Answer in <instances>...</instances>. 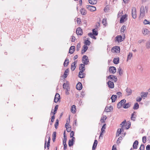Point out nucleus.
Here are the masks:
<instances>
[{"instance_id": "nucleus-1", "label": "nucleus", "mask_w": 150, "mask_h": 150, "mask_svg": "<svg viewBox=\"0 0 150 150\" xmlns=\"http://www.w3.org/2000/svg\"><path fill=\"white\" fill-rule=\"evenodd\" d=\"M51 140L50 135L47 134L46 136L45 140V148H46L47 146V149H49V147L50 145V140Z\"/></svg>"}, {"instance_id": "nucleus-2", "label": "nucleus", "mask_w": 150, "mask_h": 150, "mask_svg": "<svg viewBox=\"0 0 150 150\" xmlns=\"http://www.w3.org/2000/svg\"><path fill=\"white\" fill-rule=\"evenodd\" d=\"M111 51L113 53H119L120 51V47L118 46L114 47L112 48Z\"/></svg>"}, {"instance_id": "nucleus-3", "label": "nucleus", "mask_w": 150, "mask_h": 150, "mask_svg": "<svg viewBox=\"0 0 150 150\" xmlns=\"http://www.w3.org/2000/svg\"><path fill=\"white\" fill-rule=\"evenodd\" d=\"M132 18L135 19L137 18V14L136 13V9L135 7H133L132 9Z\"/></svg>"}, {"instance_id": "nucleus-4", "label": "nucleus", "mask_w": 150, "mask_h": 150, "mask_svg": "<svg viewBox=\"0 0 150 150\" xmlns=\"http://www.w3.org/2000/svg\"><path fill=\"white\" fill-rule=\"evenodd\" d=\"M82 61L84 64H88L89 62L88 57L86 55H83L82 57Z\"/></svg>"}, {"instance_id": "nucleus-5", "label": "nucleus", "mask_w": 150, "mask_h": 150, "mask_svg": "<svg viewBox=\"0 0 150 150\" xmlns=\"http://www.w3.org/2000/svg\"><path fill=\"white\" fill-rule=\"evenodd\" d=\"M109 79L111 81H114L115 82H116L117 81V78L116 76L113 75H110L107 77V80Z\"/></svg>"}, {"instance_id": "nucleus-6", "label": "nucleus", "mask_w": 150, "mask_h": 150, "mask_svg": "<svg viewBox=\"0 0 150 150\" xmlns=\"http://www.w3.org/2000/svg\"><path fill=\"white\" fill-rule=\"evenodd\" d=\"M126 100L125 99H123L121 100L119 102L117 105V107L118 108H120L122 105L123 106V105L126 103Z\"/></svg>"}, {"instance_id": "nucleus-7", "label": "nucleus", "mask_w": 150, "mask_h": 150, "mask_svg": "<svg viewBox=\"0 0 150 150\" xmlns=\"http://www.w3.org/2000/svg\"><path fill=\"white\" fill-rule=\"evenodd\" d=\"M63 86L64 89L67 91H69L70 87L69 86V82L68 81H67L66 83H64L63 84Z\"/></svg>"}, {"instance_id": "nucleus-8", "label": "nucleus", "mask_w": 150, "mask_h": 150, "mask_svg": "<svg viewBox=\"0 0 150 150\" xmlns=\"http://www.w3.org/2000/svg\"><path fill=\"white\" fill-rule=\"evenodd\" d=\"M140 17L142 18H143L145 14V10L144 9V6H142L140 8Z\"/></svg>"}, {"instance_id": "nucleus-9", "label": "nucleus", "mask_w": 150, "mask_h": 150, "mask_svg": "<svg viewBox=\"0 0 150 150\" xmlns=\"http://www.w3.org/2000/svg\"><path fill=\"white\" fill-rule=\"evenodd\" d=\"M109 71L110 73L114 74L116 72V69L115 67H109Z\"/></svg>"}, {"instance_id": "nucleus-10", "label": "nucleus", "mask_w": 150, "mask_h": 150, "mask_svg": "<svg viewBox=\"0 0 150 150\" xmlns=\"http://www.w3.org/2000/svg\"><path fill=\"white\" fill-rule=\"evenodd\" d=\"M86 8L88 10L91 11H94L96 10V8L95 6H87Z\"/></svg>"}, {"instance_id": "nucleus-11", "label": "nucleus", "mask_w": 150, "mask_h": 150, "mask_svg": "<svg viewBox=\"0 0 150 150\" xmlns=\"http://www.w3.org/2000/svg\"><path fill=\"white\" fill-rule=\"evenodd\" d=\"M107 84L108 85V87L111 88H114V85L113 82H112L111 80L109 81L108 82Z\"/></svg>"}, {"instance_id": "nucleus-12", "label": "nucleus", "mask_w": 150, "mask_h": 150, "mask_svg": "<svg viewBox=\"0 0 150 150\" xmlns=\"http://www.w3.org/2000/svg\"><path fill=\"white\" fill-rule=\"evenodd\" d=\"M76 33L78 35H81L83 34V32L81 28L79 27L77 28Z\"/></svg>"}, {"instance_id": "nucleus-13", "label": "nucleus", "mask_w": 150, "mask_h": 150, "mask_svg": "<svg viewBox=\"0 0 150 150\" xmlns=\"http://www.w3.org/2000/svg\"><path fill=\"white\" fill-rule=\"evenodd\" d=\"M60 99V95L58 93H56L54 97V102L55 103H57L59 100Z\"/></svg>"}, {"instance_id": "nucleus-14", "label": "nucleus", "mask_w": 150, "mask_h": 150, "mask_svg": "<svg viewBox=\"0 0 150 150\" xmlns=\"http://www.w3.org/2000/svg\"><path fill=\"white\" fill-rule=\"evenodd\" d=\"M77 62V61H75L74 62L72 63L71 65V69L74 71L76 67V64Z\"/></svg>"}, {"instance_id": "nucleus-15", "label": "nucleus", "mask_w": 150, "mask_h": 150, "mask_svg": "<svg viewBox=\"0 0 150 150\" xmlns=\"http://www.w3.org/2000/svg\"><path fill=\"white\" fill-rule=\"evenodd\" d=\"M149 33V31L147 29L144 28L142 30V33L144 35H148Z\"/></svg>"}, {"instance_id": "nucleus-16", "label": "nucleus", "mask_w": 150, "mask_h": 150, "mask_svg": "<svg viewBox=\"0 0 150 150\" xmlns=\"http://www.w3.org/2000/svg\"><path fill=\"white\" fill-rule=\"evenodd\" d=\"M85 65L84 64H80L79 65V70L80 71H84L85 69Z\"/></svg>"}, {"instance_id": "nucleus-17", "label": "nucleus", "mask_w": 150, "mask_h": 150, "mask_svg": "<svg viewBox=\"0 0 150 150\" xmlns=\"http://www.w3.org/2000/svg\"><path fill=\"white\" fill-rule=\"evenodd\" d=\"M76 89L79 90H81L82 88V85L80 82L78 83L76 85Z\"/></svg>"}, {"instance_id": "nucleus-18", "label": "nucleus", "mask_w": 150, "mask_h": 150, "mask_svg": "<svg viewBox=\"0 0 150 150\" xmlns=\"http://www.w3.org/2000/svg\"><path fill=\"white\" fill-rule=\"evenodd\" d=\"M136 116V112H134L131 115V120H133V121H134L135 120V119Z\"/></svg>"}, {"instance_id": "nucleus-19", "label": "nucleus", "mask_w": 150, "mask_h": 150, "mask_svg": "<svg viewBox=\"0 0 150 150\" xmlns=\"http://www.w3.org/2000/svg\"><path fill=\"white\" fill-rule=\"evenodd\" d=\"M139 142L137 140H136L134 142L133 145V149H136L137 148V146L138 145Z\"/></svg>"}, {"instance_id": "nucleus-20", "label": "nucleus", "mask_w": 150, "mask_h": 150, "mask_svg": "<svg viewBox=\"0 0 150 150\" xmlns=\"http://www.w3.org/2000/svg\"><path fill=\"white\" fill-rule=\"evenodd\" d=\"M115 38L116 39V40L118 42H121L124 40L123 38H122V36L121 35L117 36Z\"/></svg>"}, {"instance_id": "nucleus-21", "label": "nucleus", "mask_w": 150, "mask_h": 150, "mask_svg": "<svg viewBox=\"0 0 150 150\" xmlns=\"http://www.w3.org/2000/svg\"><path fill=\"white\" fill-rule=\"evenodd\" d=\"M83 71H80L79 73V78H83L85 76V74L83 73Z\"/></svg>"}, {"instance_id": "nucleus-22", "label": "nucleus", "mask_w": 150, "mask_h": 150, "mask_svg": "<svg viewBox=\"0 0 150 150\" xmlns=\"http://www.w3.org/2000/svg\"><path fill=\"white\" fill-rule=\"evenodd\" d=\"M112 107L111 106H110L108 107V106H107L105 107V110L107 112H109L111 110H112Z\"/></svg>"}, {"instance_id": "nucleus-23", "label": "nucleus", "mask_w": 150, "mask_h": 150, "mask_svg": "<svg viewBox=\"0 0 150 150\" xmlns=\"http://www.w3.org/2000/svg\"><path fill=\"white\" fill-rule=\"evenodd\" d=\"M75 47L74 46H71L69 49V53L70 54H72L74 51Z\"/></svg>"}, {"instance_id": "nucleus-24", "label": "nucleus", "mask_w": 150, "mask_h": 150, "mask_svg": "<svg viewBox=\"0 0 150 150\" xmlns=\"http://www.w3.org/2000/svg\"><path fill=\"white\" fill-rule=\"evenodd\" d=\"M76 106L75 105H73L71 106V111L72 113H74L76 112Z\"/></svg>"}, {"instance_id": "nucleus-25", "label": "nucleus", "mask_w": 150, "mask_h": 150, "mask_svg": "<svg viewBox=\"0 0 150 150\" xmlns=\"http://www.w3.org/2000/svg\"><path fill=\"white\" fill-rule=\"evenodd\" d=\"M83 49L82 50L81 53L83 54L86 52L88 50V47L86 45H83Z\"/></svg>"}, {"instance_id": "nucleus-26", "label": "nucleus", "mask_w": 150, "mask_h": 150, "mask_svg": "<svg viewBox=\"0 0 150 150\" xmlns=\"http://www.w3.org/2000/svg\"><path fill=\"white\" fill-rule=\"evenodd\" d=\"M131 105V103H127L124 104L123 106V107L124 108H129Z\"/></svg>"}, {"instance_id": "nucleus-27", "label": "nucleus", "mask_w": 150, "mask_h": 150, "mask_svg": "<svg viewBox=\"0 0 150 150\" xmlns=\"http://www.w3.org/2000/svg\"><path fill=\"white\" fill-rule=\"evenodd\" d=\"M97 144H98V141H97V140H95L94 143L93 144V147H92V149L93 150H94L96 149V147Z\"/></svg>"}, {"instance_id": "nucleus-28", "label": "nucleus", "mask_w": 150, "mask_h": 150, "mask_svg": "<svg viewBox=\"0 0 150 150\" xmlns=\"http://www.w3.org/2000/svg\"><path fill=\"white\" fill-rule=\"evenodd\" d=\"M117 96L116 95H113L111 97V99L112 100V102L113 103L115 102L117 99Z\"/></svg>"}, {"instance_id": "nucleus-29", "label": "nucleus", "mask_w": 150, "mask_h": 150, "mask_svg": "<svg viewBox=\"0 0 150 150\" xmlns=\"http://www.w3.org/2000/svg\"><path fill=\"white\" fill-rule=\"evenodd\" d=\"M127 16L126 15L123 16L120 18V22L121 23H123L124 22V20L125 19Z\"/></svg>"}, {"instance_id": "nucleus-30", "label": "nucleus", "mask_w": 150, "mask_h": 150, "mask_svg": "<svg viewBox=\"0 0 150 150\" xmlns=\"http://www.w3.org/2000/svg\"><path fill=\"white\" fill-rule=\"evenodd\" d=\"M81 14L83 15H85L86 13V11L84 8H82L80 10Z\"/></svg>"}, {"instance_id": "nucleus-31", "label": "nucleus", "mask_w": 150, "mask_h": 150, "mask_svg": "<svg viewBox=\"0 0 150 150\" xmlns=\"http://www.w3.org/2000/svg\"><path fill=\"white\" fill-rule=\"evenodd\" d=\"M123 128L122 127L120 129H117V134H116V136H119V134L121 133L122 130H123Z\"/></svg>"}, {"instance_id": "nucleus-32", "label": "nucleus", "mask_w": 150, "mask_h": 150, "mask_svg": "<svg viewBox=\"0 0 150 150\" xmlns=\"http://www.w3.org/2000/svg\"><path fill=\"white\" fill-rule=\"evenodd\" d=\"M69 69H66L64 72V78H65L67 77V75L68 74V73L69 72Z\"/></svg>"}, {"instance_id": "nucleus-33", "label": "nucleus", "mask_w": 150, "mask_h": 150, "mask_svg": "<svg viewBox=\"0 0 150 150\" xmlns=\"http://www.w3.org/2000/svg\"><path fill=\"white\" fill-rule=\"evenodd\" d=\"M97 0H89V3L91 4H96L97 3Z\"/></svg>"}, {"instance_id": "nucleus-34", "label": "nucleus", "mask_w": 150, "mask_h": 150, "mask_svg": "<svg viewBox=\"0 0 150 150\" xmlns=\"http://www.w3.org/2000/svg\"><path fill=\"white\" fill-rule=\"evenodd\" d=\"M119 62V58H114L113 59V62L115 64H117Z\"/></svg>"}, {"instance_id": "nucleus-35", "label": "nucleus", "mask_w": 150, "mask_h": 150, "mask_svg": "<svg viewBox=\"0 0 150 150\" xmlns=\"http://www.w3.org/2000/svg\"><path fill=\"white\" fill-rule=\"evenodd\" d=\"M69 63V60L68 59L66 58L64 63V67H67Z\"/></svg>"}, {"instance_id": "nucleus-36", "label": "nucleus", "mask_w": 150, "mask_h": 150, "mask_svg": "<svg viewBox=\"0 0 150 150\" xmlns=\"http://www.w3.org/2000/svg\"><path fill=\"white\" fill-rule=\"evenodd\" d=\"M126 92L128 96L130 95L132 93V90L129 88H127L126 89Z\"/></svg>"}, {"instance_id": "nucleus-37", "label": "nucleus", "mask_w": 150, "mask_h": 150, "mask_svg": "<svg viewBox=\"0 0 150 150\" xmlns=\"http://www.w3.org/2000/svg\"><path fill=\"white\" fill-rule=\"evenodd\" d=\"M93 33L95 35H97L98 32L97 31V29L96 28L93 29L92 30Z\"/></svg>"}, {"instance_id": "nucleus-38", "label": "nucleus", "mask_w": 150, "mask_h": 150, "mask_svg": "<svg viewBox=\"0 0 150 150\" xmlns=\"http://www.w3.org/2000/svg\"><path fill=\"white\" fill-rule=\"evenodd\" d=\"M139 105L137 103H136L134 106L133 108L134 110H137L139 108Z\"/></svg>"}, {"instance_id": "nucleus-39", "label": "nucleus", "mask_w": 150, "mask_h": 150, "mask_svg": "<svg viewBox=\"0 0 150 150\" xmlns=\"http://www.w3.org/2000/svg\"><path fill=\"white\" fill-rule=\"evenodd\" d=\"M148 94V93H144V92H142L141 93V97L142 98L144 97H144H146L147 95Z\"/></svg>"}, {"instance_id": "nucleus-40", "label": "nucleus", "mask_w": 150, "mask_h": 150, "mask_svg": "<svg viewBox=\"0 0 150 150\" xmlns=\"http://www.w3.org/2000/svg\"><path fill=\"white\" fill-rule=\"evenodd\" d=\"M88 35L89 36L92 38L94 39H96V38L94 36V34L92 33H88Z\"/></svg>"}, {"instance_id": "nucleus-41", "label": "nucleus", "mask_w": 150, "mask_h": 150, "mask_svg": "<svg viewBox=\"0 0 150 150\" xmlns=\"http://www.w3.org/2000/svg\"><path fill=\"white\" fill-rule=\"evenodd\" d=\"M107 117L105 115L103 116L101 118L100 121H101L102 122H104L105 120H106Z\"/></svg>"}, {"instance_id": "nucleus-42", "label": "nucleus", "mask_w": 150, "mask_h": 150, "mask_svg": "<svg viewBox=\"0 0 150 150\" xmlns=\"http://www.w3.org/2000/svg\"><path fill=\"white\" fill-rule=\"evenodd\" d=\"M117 71L119 72V74L121 76L123 74V71L120 68L118 69Z\"/></svg>"}, {"instance_id": "nucleus-43", "label": "nucleus", "mask_w": 150, "mask_h": 150, "mask_svg": "<svg viewBox=\"0 0 150 150\" xmlns=\"http://www.w3.org/2000/svg\"><path fill=\"white\" fill-rule=\"evenodd\" d=\"M132 52H129V54L127 56V61L129 60H130L131 59V58L132 57Z\"/></svg>"}, {"instance_id": "nucleus-44", "label": "nucleus", "mask_w": 150, "mask_h": 150, "mask_svg": "<svg viewBox=\"0 0 150 150\" xmlns=\"http://www.w3.org/2000/svg\"><path fill=\"white\" fill-rule=\"evenodd\" d=\"M70 116H69V119L67 120V122L65 125V127H67V126L69 125V123L70 122Z\"/></svg>"}, {"instance_id": "nucleus-45", "label": "nucleus", "mask_w": 150, "mask_h": 150, "mask_svg": "<svg viewBox=\"0 0 150 150\" xmlns=\"http://www.w3.org/2000/svg\"><path fill=\"white\" fill-rule=\"evenodd\" d=\"M64 138L63 140V144H66V142L67 140V138L66 136L65 135H64Z\"/></svg>"}, {"instance_id": "nucleus-46", "label": "nucleus", "mask_w": 150, "mask_h": 150, "mask_svg": "<svg viewBox=\"0 0 150 150\" xmlns=\"http://www.w3.org/2000/svg\"><path fill=\"white\" fill-rule=\"evenodd\" d=\"M65 127V128H66L67 131L68 132H70L71 129V127H69V125L67 126V127Z\"/></svg>"}, {"instance_id": "nucleus-47", "label": "nucleus", "mask_w": 150, "mask_h": 150, "mask_svg": "<svg viewBox=\"0 0 150 150\" xmlns=\"http://www.w3.org/2000/svg\"><path fill=\"white\" fill-rule=\"evenodd\" d=\"M59 125V120L57 119L56 121V122L54 125V126L56 129H57Z\"/></svg>"}, {"instance_id": "nucleus-48", "label": "nucleus", "mask_w": 150, "mask_h": 150, "mask_svg": "<svg viewBox=\"0 0 150 150\" xmlns=\"http://www.w3.org/2000/svg\"><path fill=\"white\" fill-rule=\"evenodd\" d=\"M73 142L72 141H71L70 139H69V141L68 144L69 146H71L73 145Z\"/></svg>"}, {"instance_id": "nucleus-49", "label": "nucleus", "mask_w": 150, "mask_h": 150, "mask_svg": "<svg viewBox=\"0 0 150 150\" xmlns=\"http://www.w3.org/2000/svg\"><path fill=\"white\" fill-rule=\"evenodd\" d=\"M126 27L125 25H123L121 28V32H124V31L126 29Z\"/></svg>"}, {"instance_id": "nucleus-50", "label": "nucleus", "mask_w": 150, "mask_h": 150, "mask_svg": "<svg viewBox=\"0 0 150 150\" xmlns=\"http://www.w3.org/2000/svg\"><path fill=\"white\" fill-rule=\"evenodd\" d=\"M91 42L88 40H86L84 42L85 44L86 45H89L90 44Z\"/></svg>"}, {"instance_id": "nucleus-51", "label": "nucleus", "mask_w": 150, "mask_h": 150, "mask_svg": "<svg viewBox=\"0 0 150 150\" xmlns=\"http://www.w3.org/2000/svg\"><path fill=\"white\" fill-rule=\"evenodd\" d=\"M146 47L147 49H149L150 48V41H148L146 43Z\"/></svg>"}, {"instance_id": "nucleus-52", "label": "nucleus", "mask_w": 150, "mask_h": 150, "mask_svg": "<svg viewBox=\"0 0 150 150\" xmlns=\"http://www.w3.org/2000/svg\"><path fill=\"white\" fill-rule=\"evenodd\" d=\"M102 23L105 26L107 23L106 19L105 18H104L102 20Z\"/></svg>"}, {"instance_id": "nucleus-53", "label": "nucleus", "mask_w": 150, "mask_h": 150, "mask_svg": "<svg viewBox=\"0 0 150 150\" xmlns=\"http://www.w3.org/2000/svg\"><path fill=\"white\" fill-rule=\"evenodd\" d=\"M122 138L121 137H120L117 140V143L119 144L120 142V141L122 140Z\"/></svg>"}, {"instance_id": "nucleus-54", "label": "nucleus", "mask_w": 150, "mask_h": 150, "mask_svg": "<svg viewBox=\"0 0 150 150\" xmlns=\"http://www.w3.org/2000/svg\"><path fill=\"white\" fill-rule=\"evenodd\" d=\"M146 136H144L142 137V142L144 143H145L146 142Z\"/></svg>"}, {"instance_id": "nucleus-55", "label": "nucleus", "mask_w": 150, "mask_h": 150, "mask_svg": "<svg viewBox=\"0 0 150 150\" xmlns=\"http://www.w3.org/2000/svg\"><path fill=\"white\" fill-rule=\"evenodd\" d=\"M145 147L144 144H142L141 145L140 147L139 148L140 150H144V149Z\"/></svg>"}, {"instance_id": "nucleus-56", "label": "nucleus", "mask_w": 150, "mask_h": 150, "mask_svg": "<svg viewBox=\"0 0 150 150\" xmlns=\"http://www.w3.org/2000/svg\"><path fill=\"white\" fill-rule=\"evenodd\" d=\"M105 124H104L102 126V127L101 129V132H104L105 131Z\"/></svg>"}, {"instance_id": "nucleus-57", "label": "nucleus", "mask_w": 150, "mask_h": 150, "mask_svg": "<svg viewBox=\"0 0 150 150\" xmlns=\"http://www.w3.org/2000/svg\"><path fill=\"white\" fill-rule=\"evenodd\" d=\"M137 68L138 69H139V70H140V71H142V66L140 65H138L137 66Z\"/></svg>"}, {"instance_id": "nucleus-58", "label": "nucleus", "mask_w": 150, "mask_h": 150, "mask_svg": "<svg viewBox=\"0 0 150 150\" xmlns=\"http://www.w3.org/2000/svg\"><path fill=\"white\" fill-rule=\"evenodd\" d=\"M126 122V120H125L121 123L120 125L122 126V127H123Z\"/></svg>"}, {"instance_id": "nucleus-59", "label": "nucleus", "mask_w": 150, "mask_h": 150, "mask_svg": "<svg viewBox=\"0 0 150 150\" xmlns=\"http://www.w3.org/2000/svg\"><path fill=\"white\" fill-rule=\"evenodd\" d=\"M77 22L78 24H80L81 22V19L79 18H77Z\"/></svg>"}, {"instance_id": "nucleus-60", "label": "nucleus", "mask_w": 150, "mask_h": 150, "mask_svg": "<svg viewBox=\"0 0 150 150\" xmlns=\"http://www.w3.org/2000/svg\"><path fill=\"white\" fill-rule=\"evenodd\" d=\"M74 132L73 131H72L70 133V137H72L74 135Z\"/></svg>"}, {"instance_id": "nucleus-61", "label": "nucleus", "mask_w": 150, "mask_h": 150, "mask_svg": "<svg viewBox=\"0 0 150 150\" xmlns=\"http://www.w3.org/2000/svg\"><path fill=\"white\" fill-rule=\"evenodd\" d=\"M52 137H53L56 138V132H53V134H52Z\"/></svg>"}, {"instance_id": "nucleus-62", "label": "nucleus", "mask_w": 150, "mask_h": 150, "mask_svg": "<svg viewBox=\"0 0 150 150\" xmlns=\"http://www.w3.org/2000/svg\"><path fill=\"white\" fill-rule=\"evenodd\" d=\"M141 100H142V98L141 97H139V98H138L137 99L136 101L137 102H139Z\"/></svg>"}, {"instance_id": "nucleus-63", "label": "nucleus", "mask_w": 150, "mask_h": 150, "mask_svg": "<svg viewBox=\"0 0 150 150\" xmlns=\"http://www.w3.org/2000/svg\"><path fill=\"white\" fill-rule=\"evenodd\" d=\"M148 21L146 19H145L144 20L143 23L144 24H148Z\"/></svg>"}, {"instance_id": "nucleus-64", "label": "nucleus", "mask_w": 150, "mask_h": 150, "mask_svg": "<svg viewBox=\"0 0 150 150\" xmlns=\"http://www.w3.org/2000/svg\"><path fill=\"white\" fill-rule=\"evenodd\" d=\"M146 150H150V145H148L146 146Z\"/></svg>"}]
</instances>
